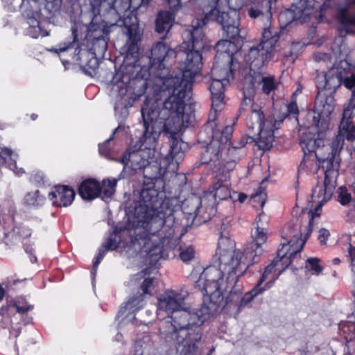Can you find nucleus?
Returning a JSON list of instances; mask_svg holds the SVG:
<instances>
[{"mask_svg":"<svg viewBox=\"0 0 355 355\" xmlns=\"http://www.w3.org/2000/svg\"><path fill=\"white\" fill-rule=\"evenodd\" d=\"M205 21L206 18L196 19L193 21L191 28L184 33L189 40L182 44L177 54L184 58L179 63L180 75L170 77L159 76L153 86V95L146 97L152 101L156 100L157 103H165L164 112H168L174 107L177 111L182 110V107H185L191 98L194 78L200 75L203 64L200 51L206 45L203 33Z\"/></svg>","mask_w":355,"mask_h":355,"instance_id":"1","label":"nucleus"},{"mask_svg":"<svg viewBox=\"0 0 355 355\" xmlns=\"http://www.w3.org/2000/svg\"><path fill=\"white\" fill-rule=\"evenodd\" d=\"M185 107L182 110L177 111L175 107L164 112L165 103H157L156 100L146 98L141 110V116L144 124V133L141 141L145 148L151 151L155 150L156 142L162 132L171 138V148L168 154L163 159L165 169L168 172L175 173L178 165L184 157V149L187 144L178 137L191 123V115L184 112Z\"/></svg>","mask_w":355,"mask_h":355,"instance_id":"2","label":"nucleus"},{"mask_svg":"<svg viewBox=\"0 0 355 355\" xmlns=\"http://www.w3.org/2000/svg\"><path fill=\"white\" fill-rule=\"evenodd\" d=\"M139 209L146 214L144 221L138 218V223H141L145 230L137 229L135 237L131 236L128 230L120 232L119 235L113 232L103 244L110 250L123 248L129 257L141 253L153 265L164 257L165 251L175 245L174 230L165 225V213L157 209L146 210L142 206Z\"/></svg>","mask_w":355,"mask_h":355,"instance_id":"3","label":"nucleus"},{"mask_svg":"<svg viewBox=\"0 0 355 355\" xmlns=\"http://www.w3.org/2000/svg\"><path fill=\"white\" fill-rule=\"evenodd\" d=\"M215 257L218 266L212 265L205 268L196 282V286L207 296V305L216 312L223 300V292L234 286L238 278L247 270L248 263L242 261L243 254L235 249L234 241L227 236H220Z\"/></svg>","mask_w":355,"mask_h":355,"instance_id":"4","label":"nucleus"},{"mask_svg":"<svg viewBox=\"0 0 355 355\" xmlns=\"http://www.w3.org/2000/svg\"><path fill=\"white\" fill-rule=\"evenodd\" d=\"M215 311L204 302L198 310L184 306L163 317L159 322L161 345L175 348L180 355H200L197 343L201 339L200 326Z\"/></svg>","mask_w":355,"mask_h":355,"instance_id":"5","label":"nucleus"},{"mask_svg":"<svg viewBox=\"0 0 355 355\" xmlns=\"http://www.w3.org/2000/svg\"><path fill=\"white\" fill-rule=\"evenodd\" d=\"M274 50L270 54V57L258 68L254 67L247 62L245 55L244 56V61L249 67L250 72L243 78L242 87L243 98L241 110H245L247 107L251 108L250 118L252 128L254 125H257L259 129L256 142L259 148L263 150H269L272 147L275 139L274 131L279 128L283 121V119L275 120L272 116L265 118L261 110L258 109L257 105L254 106L253 104L254 94L258 85H261V89L266 94H270L277 87L274 77H263L261 74V69L273 56Z\"/></svg>","mask_w":355,"mask_h":355,"instance_id":"6","label":"nucleus"},{"mask_svg":"<svg viewBox=\"0 0 355 355\" xmlns=\"http://www.w3.org/2000/svg\"><path fill=\"white\" fill-rule=\"evenodd\" d=\"M312 231L313 217L305 225H303L301 220L295 219V222H289L284 226L282 232V236L284 241L282 243V248L278 250L277 257L272 263L265 268L257 285L242 297L239 305L240 308L245 306L255 297L272 286L275 279L268 282L264 286H262V284L268 275L272 272L275 267L279 264L280 274L292 263L293 259L302 251Z\"/></svg>","mask_w":355,"mask_h":355,"instance_id":"7","label":"nucleus"},{"mask_svg":"<svg viewBox=\"0 0 355 355\" xmlns=\"http://www.w3.org/2000/svg\"><path fill=\"white\" fill-rule=\"evenodd\" d=\"M118 26L116 23H108L96 16L87 28L84 42L78 40V30L71 28L73 41L60 44L58 48L51 51L57 53L67 52L71 56L72 61L77 64H84L83 55H103L107 51V36L112 28Z\"/></svg>","mask_w":355,"mask_h":355,"instance_id":"8","label":"nucleus"},{"mask_svg":"<svg viewBox=\"0 0 355 355\" xmlns=\"http://www.w3.org/2000/svg\"><path fill=\"white\" fill-rule=\"evenodd\" d=\"M248 13L252 19L261 17L264 25L261 42L257 46L251 47L245 54L247 62L258 68L270 57L279 39V32L272 24L270 5L268 1L261 0L254 3L248 8Z\"/></svg>","mask_w":355,"mask_h":355,"instance_id":"9","label":"nucleus"},{"mask_svg":"<svg viewBox=\"0 0 355 355\" xmlns=\"http://www.w3.org/2000/svg\"><path fill=\"white\" fill-rule=\"evenodd\" d=\"M209 116L206 128L211 129L212 139L202 153L200 161L202 164L220 162L224 167L227 166V161L234 160L236 164L238 149L244 147L246 141L241 139L237 143H232L231 137L233 133V125H226L221 131L217 128L215 116L213 119Z\"/></svg>","mask_w":355,"mask_h":355,"instance_id":"10","label":"nucleus"},{"mask_svg":"<svg viewBox=\"0 0 355 355\" xmlns=\"http://www.w3.org/2000/svg\"><path fill=\"white\" fill-rule=\"evenodd\" d=\"M350 111L343 110L338 135L331 141L329 151L322 152L320 167L324 171L326 182L336 180L338 175L339 154L344 144L345 139L353 141L355 139V125L352 122Z\"/></svg>","mask_w":355,"mask_h":355,"instance_id":"11","label":"nucleus"},{"mask_svg":"<svg viewBox=\"0 0 355 355\" xmlns=\"http://www.w3.org/2000/svg\"><path fill=\"white\" fill-rule=\"evenodd\" d=\"M213 165L216 168V175L209 188V191L201 198L200 205L197 208L198 214L201 213L204 209L208 211V218L215 214L216 202L228 198L236 199L234 196H231L230 175V171H233L235 167L234 160L227 161L225 167L221 165L220 162L213 163Z\"/></svg>","mask_w":355,"mask_h":355,"instance_id":"12","label":"nucleus"},{"mask_svg":"<svg viewBox=\"0 0 355 355\" xmlns=\"http://www.w3.org/2000/svg\"><path fill=\"white\" fill-rule=\"evenodd\" d=\"M216 14V21L221 25L223 34L229 39H234L239 36L240 30L237 11L230 9L227 12H220L214 9L209 17ZM216 50L217 59H222L226 63H232L234 54L237 51L238 47L230 40H222L217 43Z\"/></svg>","mask_w":355,"mask_h":355,"instance_id":"13","label":"nucleus"},{"mask_svg":"<svg viewBox=\"0 0 355 355\" xmlns=\"http://www.w3.org/2000/svg\"><path fill=\"white\" fill-rule=\"evenodd\" d=\"M268 216L263 212L256 218L257 227L252 231V241L245 247L243 254L242 261L248 264L247 268L256 261L255 259L263 252L262 245L268 239L267 232L265 230L264 223H267Z\"/></svg>","mask_w":355,"mask_h":355,"instance_id":"14","label":"nucleus"},{"mask_svg":"<svg viewBox=\"0 0 355 355\" xmlns=\"http://www.w3.org/2000/svg\"><path fill=\"white\" fill-rule=\"evenodd\" d=\"M339 37L335 43L340 42L339 55L347 54L346 44L343 37L348 34H355V0H345V5L338 9L336 17Z\"/></svg>","mask_w":355,"mask_h":355,"instance_id":"15","label":"nucleus"},{"mask_svg":"<svg viewBox=\"0 0 355 355\" xmlns=\"http://www.w3.org/2000/svg\"><path fill=\"white\" fill-rule=\"evenodd\" d=\"M186 293L182 291L168 289L157 298V315L160 319L178 311L185 305Z\"/></svg>","mask_w":355,"mask_h":355,"instance_id":"16","label":"nucleus"},{"mask_svg":"<svg viewBox=\"0 0 355 355\" xmlns=\"http://www.w3.org/2000/svg\"><path fill=\"white\" fill-rule=\"evenodd\" d=\"M349 76V70L344 67H333L327 73H318L315 78V85L319 93L327 90L329 93L334 92Z\"/></svg>","mask_w":355,"mask_h":355,"instance_id":"17","label":"nucleus"},{"mask_svg":"<svg viewBox=\"0 0 355 355\" xmlns=\"http://www.w3.org/2000/svg\"><path fill=\"white\" fill-rule=\"evenodd\" d=\"M139 143V148L137 150L132 151V153H126L121 159H117L118 162L125 166L130 162L131 167L134 170L141 169L148 164V158L150 155H153L154 151H151V153H150L149 150L145 148L141 141V137L140 138Z\"/></svg>","mask_w":355,"mask_h":355,"instance_id":"18","label":"nucleus"},{"mask_svg":"<svg viewBox=\"0 0 355 355\" xmlns=\"http://www.w3.org/2000/svg\"><path fill=\"white\" fill-rule=\"evenodd\" d=\"M178 53L173 49L169 48L163 41L157 42L151 49L150 68L162 70L164 68L163 63L171 57H175Z\"/></svg>","mask_w":355,"mask_h":355,"instance_id":"19","label":"nucleus"},{"mask_svg":"<svg viewBox=\"0 0 355 355\" xmlns=\"http://www.w3.org/2000/svg\"><path fill=\"white\" fill-rule=\"evenodd\" d=\"M75 196L73 189L67 186H57L49 193V198L54 206L68 207L73 201Z\"/></svg>","mask_w":355,"mask_h":355,"instance_id":"20","label":"nucleus"},{"mask_svg":"<svg viewBox=\"0 0 355 355\" xmlns=\"http://www.w3.org/2000/svg\"><path fill=\"white\" fill-rule=\"evenodd\" d=\"M225 73H227L226 71ZM227 73H223L219 78H211L209 89L211 93L212 105L218 107L223 104L225 97V87L229 84L230 80L225 78Z\"/></svg>","mask_w":355,"mask_h":355,"instance_id":"21","label":"nucleus"},{"mask_svg":"<svg viewBox=\"0 0 355 355\" xmlns=\"http://www.w3.org/2000/svg\"><path fill=\"white\" fill-rule=\"evenodd\" d=\"M18 155L12 149L0 146V166H6L19 176L24 174L25 171L22 168H18L17 166L16 159Z\"/></svg>","mask_w":355,"mask_h":355,"instance_id":"22","label":"nucleus"},{"mask_svg":"<svg viewBox=\"0 0 355 355\" xmlns=\"http://www.w3.org/2000/svg\"><path fill=\"white\" fill-rule=\"evenodd\" d=\"M334 186L331 182L324 180L323 184H318L313 189L312 200L318 203V207H321L327 201H328L333 193Z\"/></svg>","mask_w":355,"mask_h":355,"instance_id":"23","label":"nucleus"},{"mask_svg":"<svg viewBox=\"0 0 355 355\" xmlns=\"http://www.w3.org/2000/svg\"><path fill=\"white\" fill-rule=\"evenodd\" d=\"M300 144L304 154H316V151L319 150L322 153L329 150V146H325L324 139L319 137L315 139L307 136L303 137Z\"/></svg>","mask_w":355,"mask_h":355,"instance_id":"24","label":"nucleus"},{"mask_svg":"<svg viewBox=\"0 0 355 355\" xmlns=\"http://www.w3.org/2000/svg\"><path fill=\"white\" fill-rule=\"evenodd\" d=\"M100 183L95 179L89 178L85 180L80 184L78 192L85 200H92L100 195Z\"/></svg>","mask_w":355,"mask_h":355,"instance_id":"25","label":"nucleus"},{"mask_svg":"<svg viewBox=\"0 0 355 355\" xmlns=\"http://www.w3.org/2000/svg\"><path fill=\"white\" fill-rule=\"evenodd\" d=\"M314 0H300L293 10L294 19L301 23L309 21L314 9Z\"/></svg>","mask_w":355,"mask_h":355,"instance_id":"26","label":"nucleus"},{"mask_svg":"<svg viewBox=\"0 0 355 355\" xmlns=\"http://www.w3.org/2000/svg\"><path fill=\"white\" fill-rule=\"evenodd\" d=\"M129 80L130 77L122 76L121 72L116 73L111 83L112 95L119 99L123 98L127 94Z\"/></svg>","mask_w":355,"mask_h":355,"instance_id":"27","label":"nucleus"},{"mask_svg":"<svg viewBox=\"0 0 355 355\" xmlns=\"http://www.w3.org/2000/svg\"><path fill=\"white\" fill-rule=\"evenodd\" d=\"M304 155V158L299 166V171L311 173H317L320 168V160L322 156L320 150L316 151V154Z\"/></svg>","mask_w":355,"mask_h":355,"instance_id":"28","label":"nucleus"},{"mask_svg":"<svg viewBox=\"0 0 355 355\" xmlns=\"http://www.w3.org/2000/svg\"><path fill=\"white\" fill-rule=\"evenodd\" d=\"M339 334L345 338L347 349H355V322H342L339 325Z\"/></svg>","mask_w":355,"mask_h":355,"instance_id":"29","label":"nucleus"},{"mask_svg":"<svg viewBox=\"0 0 355 355\" xmlns=\"http://www.w3.org/2000/svg\"><path fill=\"white\" fill-rule=\"evenodd\" d=\"M145 305L144 296L141 294L139 295L130 298L125 304L121 306L116 315V319L123 316L126 311L129 313H134L143 308Z\"/></svg>","mask_w":355,"mask_h":355,"instance_id":"30","label":"nucleus"},{"mask_svg":"<svg viewBox=\"0 0 355 355\" xmlns=\"http://www.w3.org/2000/svg\"><path fill=\"white\" fill-rule=\"evenodd\" d=\"M232 63H226L222 59H217V57L215 56L214 63L210 73V78L220 79V76H223L226 71L225 78L229 79L232 76Z\"/></svg>","mask_w":355,"mask_h":355,"instance_id":"31","label":"nucleus"},{"mask_svg":"<svg viewBox=\"0 0 355 355\" xmlns=\"http://www.w3.org/2000/svg\"><path fill=\"white\" fill-rule=\"evenodd\" d=\"M174 18L175 16L172 12L166 10L160 11L156 19V31L159 33L168 32L171 27Z\"/></svg>","mask_w":355,"mask_h":355,"instance_id":"32","label":"nucleus"},{"mask_svg":"<svg viewBox=\"0 0 355 355\" xmlns=\"http://www.w3.org/2000/svg\"><path fill=\"white\" fill-rule=\"evenodd\" d=\"M147 269L141 270L139 273L134 275L128 283L130 286H135L143 280L141 285V288L144 294H150L151 290L153 287V279L152 278L145 277V276L147 275Z\"/></svg>","mask_w":355,"mask_h":355,"instance_id":"33","label":"nucleus"},{"mask_svg":"<svg viewBox=\"0 0 355 355\" xmlns=\"http://www.w3.org/2000/svg\"><path fill=\"white\" fill-rule=\"evenodd\" d=\"M46 198L38 189L27 192L23 199L24 205L30 208H38L44 205Z\"/></svg>","mask_w":355,"mask_h":355,"instance_id":"34","label":"nucleus"},{"mask_svg":"<svg viewBox=\"0 0 355 355\" xmlns=\"http://www.w3.org/2000/svg\"><path fill=\"white\" fill-rule=\"evenodd\" d=\"M121 179L119 178H107L104 179L100 184V195L101 198L105 201L112 198L116 191V187L118 181Z\"/></svg>","mask_w":355,"mask_h":355,"instance_id":"35","label":"nucleus"},{"mask_svg":"<svg viewBox=\"0 0 355 355\" xmlns=\"http://www.w3.org/2000/svg\"><path fill=\"white\" fill-rule=\"evenodd\" d=\"M28 27L26 28V35L33 38L45 37L49 35L47 31L42 28L40 23L35 17H29L27 20Z\"/></svg>","mask_w":355,"mask_h":355,"instance_id":"36","label":"nucleus"},{"mask_svg":"<svg viewBox=\"0 0 355 355\" xmlns=\"http://www.w3.org/2000/svg\"><path fill=\"white\" fill-rule=\"evenodd\" d=\"M333 110V106L327 103V100L324 101L319 94L315 100L314 106V110L318 113V116L320 118H321V116H328L331 114Z\"/></svg>","mask_w":355,"mask_h":355,"instance_id":"37","label":"nucleus"},{"mask_svg":"<svg viewBox=\"0 0 355 355\" xmlns=\"http://www.w3.org/2000/svg\"><path fill=\"white\" fill-rule=\"evenodd\" d=\"M96 56V55H83L84 64H79L83 68L85 73L89 76H93L96 69L98 67Z\"/></svg>","mask_w":355,"mask_h":355,"instance_id":"38","label":"nucleus"},{"mask_svg":"<svg viewBox=\"0 0 355 355\" xmlns=\"http://www.w3.org/2000/svg\"><path fill=\"white\" fill-rule=\"evenodd\" d=\"M113 0H92L91 6L94 12L99 14L103 10H109L110 12L115 13L113 8Z\"/></svg>","mask_w":355,"mask_h":355,"instance_id":"39","label":"nucleus"},{"mask_svg":"<svg viewBox=\"0 0 355 355\" xmlns=\"http://www.w3.org/2000/svg\"><path fill=\"white\" fill-rule=\"evenodd\" d=\"M266 199V193L265 189L259 187L258 190L252 194L250 200L254 207L259 206L263 207Z\"/></svg>","mask_w":355,"mask_h":355,"instance_id":"40","label":"nucleus"},{"mask_svg":"<svg viewBox=\"0 0 355 355\" xmlns=\"http://www.w3.org/2000/svg\"><path fill=\"white\" fill-rule=\"evenodd\" d=\"M123 24L127 28L128 31L132 32L137 27V18L135 15L130 12L125 17H124Z\"/></svg>","mask_w":355,"mask_h":355,"instance_id":"41","label":"nucleus"},{"mask_svg":"<svg viewBox=\"0 0 355 355\" xmlns=\"http://www.w3.org/2000/svg\"><path fill=\"white\" fill-rule=\"evenodd\" d=\"M117 129L113 132L112 135L110 136L109 139H107L105 142L98 146L99 153L105 157L107 159H111L112 157L110 156V148L109 147V144L111 140L113 139L114 135Z\"/></svg>","mask_w":355,"mask_h":355,"instance_id":"42","label":"nucleus"},{"mask_svg":"<svg viewBox=\"0 0 355 355\" xmlns=\"http://www.w3.org/2000/svg\"><path fill=\"white\" fill-rule=\"evenodd\" d=\"M195 251L192 246L181 248L180 258L184 262H188L194 258Z\"/></svg>","mask_w":355,"mask_h":355,"instance_id":"43","label":"nucleus"},{"mask_svg":"<svg viewBox=\"0 0 355 355\" xmlns=\"http://www.w3.org/2000/svg\"><path fill=\"white\" fill-rule=\"evenodd\" d=\"M108 250H110L105 248L104 244H103L102 246L99 248L98 253L93 263V268H92V273L93 275H94L96 272L97 268H98L99 263H101V261L105 257L107 251H108Z\"/></svg>","mask_w":355,"mask_h":355,"instance_id":"44","label":"nucleus"},{"mask_svg":"<svg viewBox=\"0 0 355 355\" xmlns=\"http://www.w3.org/2000/svg\"><path fill=\"white\" fill-rule=\"evenodd\" d=\"M62 5V0H46L45 8L50 13L58 11Z\"/></svg>","mask_w":355,"mask_h":355,"instance_id":"45","label":"nucleus"},{"mask_svg":"<svg viewBox=\"0 0 355 355\" xmlns=\"http://www.w3.org/2000/svg\"><path fill=\"white\" fill-rule=\"evenodd\" d=\"M320 260L317 258H309L306 261V267H310L315 273L319 274L322 272V268L319 264Z\"/></svg>","mask_w":355,"mask_h":355,"instance_id":"46","label":"nucleus"},{"mask_svg":"<svg viewBox=\"0 0 355 355\" xmlns=\"http://www.w3.org/2000/svg\"><path fill=\"white\" fill-rule=\"evenodd\" d=\"M287 114L288 115H293L294 116H297L299 113V108L294 99V97H292L291 101L287 105Z\"/></svg>","mask_w":355,"mask_h":355,"instance_id":"47","label":"nucleus"},{"mask_svg":"<svg viewBox=\"0 0 355 355\" xmlns=\"http://www.w3.org/2000/svg\"><path fill=\"white\" fill-rule=\"evenodd\" d=\"M330 236V232L328 230L325 228H321L318 232V239L319 240L320 244L326 245L327 241Z\"/></svg>","mask_w":355,"mask_h":355,"instance_id":"48","label":"nucleus"},{"mask_svg":"<svg viewBox=\"0 0 355 355\" xmlns=\"http://www.w3.org/2000/svg\"><path fill=\"white\" fill-rule=\"evenodd\" d=\"M351 200V196L343 188H340V192L339 194V202L341 205H345L348 204Z\"/></svg>","mask_w":355,"mask_h":355,"instance_id":"49","label":"nucleus"},{"mask_svg":"<svg viewBox=\"0 0 355 355\" xmlns=\"http://www.w3.org/2000/svg\"><path fill=\"white\" fill-rule=\"evenodd\" d=\"M168 6L171 12L175 16V12H177L181 7V0H167Z\"/></svg>","mask_w":355,"mask_h":355,"instance_id":"50","label":"nucleus"},{"mask_svg":"<svg viewBox=\"0 0 355 355\" xmlns=\"http://www.w3.org/2000/svg\"><path fill=\"white\" fill-rule=\"evenodd\" d=\"M313 58L317 62H329L331 60V55L329 53L318 52L314 54Z\"/></svg>","mask_w":355,"mask_h":355,"instance_id":"51","label":"nucleus"},{"mask_svg":"<svg viewBox=\"0 0 355 355\" xmlns=\"http://www.w3.org/2000/svg\"><path fill=\"white\" fill-rule=\"evenodd\" d=\"M231 196H234L236 198L235 200L231 199L232 201H239L241 203L244 202L248 198V196L245 193H237L236 191H232Z\"/></svg>","mask_w":355,"mask_h":355,"instance_id":"52","label":"nucleus"},{"mask_svg":"<svg viewBox=\"0 0 355 355\" xmlns=\"http://www.w3.org/2000/svg\"><path fill=\"white\" fill-rule=\"evenodd\" d=\"M15 307L17 309V312L19 313H26L28 311H31L33 309V306L30 305V304L20 305V304H16Z\"/></svg>","mask_w":355,"mask_h":355,"instance_id":"53","label":"nucleus"},{"mask_svg":"<svg viewBox=\"0 0 355 355\" xmlns=\"http://www.w3.org/2000/svg\"><path fill=\"white\" fill-rule=\"evenodd\" d=\"M349 254L351 258L352 262L355 260V247L350 245L349 248Z\"/></svg>","mask_w":355,"mask_h":355,"instance_id":"54","label":"nucleus"},{"mask_svg":"<svg viewBox=\"0 0 355 355\" xmlns=\"http://www.w3.org/2000/svg\"><path fill=\"white\" fill-rule=\"evenodd\" d=\"M26 230V232L21 235L22 236H31V232H30V230Z\"/></svg>","mask_w":355,"mask_h":355,"instance_id":"55","label":"nucleus"},{"mask_svg":"<svg viewBox=\"0 0 355 355\" xmlns=\"http://www.w3.org/2000/svg\"><path fill=\"white\" fill-rule=\"evenodd\" d=\"M122 337H123L122 334H119H119H117L116 335L115 339H116V340H119H119L122 338Z\"/></svg>","mask_w":355,"mask_h":355,"instance_id":"56","label":"nucleus"},{"mask_svg":"<svg viewBox=\"0 0 355 355\" xmlns=\"http://www.w3.org/2000/svg\"><path fill=\"white\" fill-rule=\"evenodd\" d=\"M332 261L334 264H338L340 263V259L338 258H334Z\"/></svg>","mask_w":355,"mask_h":355,"instance_id":"57","label":"nucleus"},{"mask_svg":"<svg viewBox=\"0 0 355 355\" xmlns=\"http://www.w3.org/2000/svg\"><path fill=\"white\" fill-rule=\"evenodd\" d=\"M36 118H37V115H36V114H33L31 115V119H32L33 120H35Z\"/></svg>","mask_w":355,"mask_h":355,"instance_id":"58","label":"nucleus"},{"mask_svg":"<svg viewBox=\"0 0 355 355\" xmlns=\"http://www.w3.org/2000/svg\"><path fill=\"white\" fill-rule=\"evenodd\" d=\"M146 193H147V191H142V193H141V196L142 198H144V194H145Z\"/></svg>","mask_w":355,"mask_h":355,"instance_id":"59","label":"nucleus"},{"mask_svg":"<svg viewBox=\"0 0 355 355\" xmlns=\"http://www.w3.org/2000/svg\"><path fill=\"white\" fill-rule=\"evenodd\" d=\"M37 260V258L35 257H34L33 259H31V261L32 262H34Z\"/></svg>","mask_w":355,"mask_h":355,"instance_id":"60","label":"nucleus"},{"mask_svg":"<svg viewBox=\"0 0 355 355\" xmlns=\"http://www.w3.org/2000/svg\"><path fill=\"white\" fill-rule=\"evenodd\" d=\"M333 51H334V54H335V55H336V54H337V52H336V49H335V48H334V47L333 48Z\"/></svg>","mask_w":355,"mask_h":355,"instance_id":"61","label":"nucleus"},{"mask_svg":"<svg viewBox=\"0 0 355 355\" xmlns=\"http://www.w3.org/2000/svg\"><path fill=\"white\" fill-rule=\"evenodd\" d=\"M334 355H336V354H334ZM344 355H351V354L350 353H346Z\"/></svg>","mask_w":355,"mask_h":355,"instance_id":"62","label":"nucleus"}]
</instances>
